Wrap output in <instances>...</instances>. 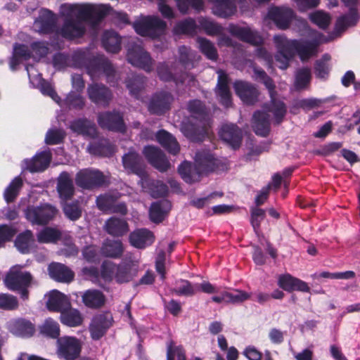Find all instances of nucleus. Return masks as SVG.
<instances>
[{
	"label": "nucleus",
	"instance_id": "1",
	"mask_svg": "<svg viewBox=\"0 0 360 360\" xmlns=\"http://www.w3.org/2000/svg\"><path fill=\"white\" fill-rule=\"evenodd\" d=\"M110 10V6L106 4H63L60 12L64 18V24L57 32L68 39L80 37L84 32L83 21L100 20Z\"/></svg>",
	"mask_w": 360,
	"mask_h": 360
},
{
	"label": "nucleus",
	"instance_id": "2",
	"mask_svg": "<svg viewBox=\"0 0 360 360\" xmlns=\"http://www.w3.org/2000/svg\"><path fill=\"white\" fill-rule=\"evenodd\" d=\"M255 80L263 82L269 91L271 96L270 103L265 105L262 111L255 112L253 115L252 127L257 135L265 136L269 132V120H274L279 123L286 112L284 103L277 100L274 96V85L272 80L266 75L265 72L260 68L252 66Z\"/></svg>",
	"mask_w": 360,
	"mask_h": 360
},
{
	"label": "nucleus",
	"instance_id": "3",
	"mask_svg": "<svg viewBox=\"0 0 360 360\" xmlns=\"http://www.w3.org/2000/svg\"><path fill=\"white\" fill-rule=\"evenodd\" d=\"M314 39L310 41L299 42L296 40L289 41L283 35H276L274 41L278 49L276 61L281 69H286L290 59L296 51L302 60H305L318 52V46L325 41L321 34L311 32Z\"/></svg>",
	"mask_w": 360,
	"mask_h": 360
},
{
	"label": "nucleus",
	"instance_id": "4",
	"mask_svg": "<svg viewBox=\"0 0 360 360\" xmlns=\"http://www.w3.org/2000/svg\"><path fill=\"white\" fill-rule=\"evenodd\" d=\"M214 156L207 150L198 152L195 155V172H191V165L189 162H185L179 167V172L184 180L189 184L198 181L200 179V174L212 170L215 165Z\"/></svg>",
	"mask_w": 360,
	"mask_h": 360
},
{
	"label": "nucleus",
	"instance_id": "5",
	"mask_svg": "<svg viewBox=\"0 0 360 360\" xmlns=\"http://www.w3.org/2000/svg\"><path fill=\"white\" fill-rule=\"evenodd\" d=\"M22 266H13L4 280L6 286L11 290L18 291L21 297L24 300L28 297L27 288L32 281V277L30 272L22 271Z\"/></svg>",
	"mask_w": 360,
	"mask_h": 360
},
{
	"label": "nucleus",
	"instance_id": "6",
	"mask_svg": "<svg viewBox=\"0 0 360 360\" xmlns=\"http://www.w3.org/2000/svg\"><path fill=\"white\" fill-rule=\"evenodd\" d=\"M82 342L73 336L65 335L56 341V354L60 359L75 360L81 353Z\"/></svg>",
	"mask_w": 360,
	"mask_h": 360
},
{
	"label": "nucleus",
	"instance_id": "7",
	"mask_svg": "<svg viewBox=\"0 0 360 360\" xmlns=\"http://www.w3.org/2000/svg\"><path fill=\"white\" fill-rule=\"evenodd\" d=\"M134 27L139 34L154 38L165 30L166 24L158 17L146 16L135 22Z\"/></svg>",
	"mask_w": 360,
	"mask_h": 360
},
{
	"label": "nucleus",
	"instance_id": "8",
	"mask_svg": "<svg viewBox=\"0 0 360 360\" xmlns=\"http://www.w3.org/2000/svg\"><path fill=\"white\" fill-rule=\"evenodd\" d=\"M57 210L49 204L28 207L25 211L26 218L32 224H44L52 219L57 214Z\"/></svg>",
	"mask_w": 360,
	"mask_h": 360
},
{
	"label": "nucleus",
	"instance_id": "9",
	"mask_svg": "<svg viewBox=\"0 0 360 360\" xmlns=\"http://www.w3.org/2000/svg\"><path fill=\"white\" fill-rule=\"evenodd\" d=\"M181 130L192 141H201L210 134L209 124L201 120L184 123Z\"/></svg>",
	"mask_w": 360,
	"mask_h": 360
},
{
	"label": "nucleus",
	"instance_id": "10",
	"mask_svg": "<svg viewBox=\"0 0 360 360\" xmlns=\"http://www.w3.org/2000/svg\"><path fill=\"white\" fill-rule=\"evenodd\" d=\"M293 18L294 14L290 8L273 7L269 10L264 22L267 23L269 20H272L279 29L285 30L289 27Z\"/></svg>",
	"mask_w": 360,
	"mask_h": 360
},
{
	"label": "nucleus",
	"instance_id": "11",
	"mask_svg": "<svg viewBox=\"0 0 360 360\" xmlns=\"http://www.w3.org/2000/svg\"><path fill=\"white\" fill-rule=\"evenodd\" d=\"M75 181L79 187L89 189L103 184L105 177L98 170L85 169L77 173Z\"/></svg>",
	"mask_w": 360,
	"mask_h": 360
},
{
	"label": "nucleus",
	"instance_id": "12",
	"mask_svg": "<svg viewBox=\"0 0 360 360\" xmlns=\"http://www.w3.org/2000/svg\"><path fill=\"white\" fill-rule=\"evenodd\" d=\"M127 60L132 65L141 68L146 71H150L152 69V59L140 45H134L129 49Z\"/></svg>",
	"mask_w": 360,
	"mask_h": 360
},
{
	"label": "nucleus",
	"instance_id": "13",
	"mask_svg": "<svg viewBox=\"0 0 360 360\" xmlns=\"http://www.w3.org/2000/svg\"><path fill=\"white\" fill-rule=\"evenodd\" d=\"M30 82L37 88L44 95L50 96L57 103H60V98L52 86L46 83L37 73V71L32 65L26 68Z\"/></svg>",
	"mask_w": 360,
	"mask_h": 360
},
{
	"label": "nucleus",
	"instance_id": "14",
	"mask_svg": "<svg viewBox=\"0 0 360 360\" xmlns=\"http://www.w3.org/2000/svg\"><path fill=\"white\" fill-rule=\"evenodd\" d=\"M117 196L110 194L101 195L96 199L98 208L103 212H118L122 214L127 213V207L124 204L115 205Z\"/></svg>",
	"mask_w": 360,
	"mask_h": 360
},
{
	"label": "nucleus",
	"instance_id": "15",
	"mask_svg": "<svg viewBox=\"0 0 360 360\" xmlns=\"http://www.w3.org/2000/svg\"><path fill=\"white\" fill-rule=\"evenodd\" d=\"M233 86L236 94L243 102L252 104L257 100L258 91L251 84L243 81H237L234 83Z\"/></svg>",
	"mask_w": 360,
	"mask_h": 360
},
{
	"label": "nucleus",
	"instance_id": "16",
	"mask_svg": "<svg viewBox=\"0 0 360 360\" xmlns=\"http://www.w3.org/2000/svg\"><path fill=\"white\" fill-rule=\"evenodd\" d=\"M143 153L148 161L160 172H165L170 164L160 150L153 146L145 147Z\"/></svg>",
	"mask_w": 360,
	"mask_h": 360
},
{
	"label": "nucleus",
	"instance_id": "17",
	"mask_svg": "<svg viewBox=\"0 0 360 360\" xmlns=\"http://www.w3.org/2000/svg\"><path fill=\"white\" fill-rule=\"evenodd\" d=\"M219 136L233 148L240 146L242 139L241 131L233 124H224L219 131Z\"/></svg>",
	"mask_w": 360,
	"mask_h": 360
},
{
	"label": "nucleus",
	"instance_id": "18",
	"mask_svg": "<svg viewBox=\"0 0 360 360\" xmlns=\"http://www.w3.org/2000/svg\"><path fill=\"white\" fill-rule=\"evenodd\" d=\"M278 285L280 288L288 292L293 290H300L302 292L309 291V287L307 283L297 278L292 277L290 274L279 276Z\"/></svg>",
	"mask_w": 360,
	"mask_h": 360
},
{
	"label": "nucleus",
	"instance_id": "19",
	"mask_svg": "<svg viewBox=\"0 0 360 360\" xmlns=\"http://www.w3.org/2000/svg\"><path fill=\"white\" fill-rule=\"evenodd\" d=\"M98 122L102 128L118 131L124 130L122 117L118 113L106 112L101 114L98 116Z\"/></svg>",
	"mask_w": 360,
	"mask_h": 360
},
{
	"label": "nucleus",
	"instance_id": "20",
	"mask_svg": "<svg viewBox=\"0 0 360 360\" xmlns=\"http://www.w3.org/2000/svg\"><path fill=\"white\" fill-rule=\"evenodd\" d=\"M46 307L50 311L62 313L70 307V302L66 295L58 290H53L48 295Z\"/></svg>",
	"mask_w": 360,
	"mask_h": 360
},
{
	"label": "nucleus",
	"instance_id": "21",
	"mask_svg": "<svg viewBox=\"0 0 360 360\" xmlns=\"http://www.w3.org/2000/svg\"><path fill=\"white\" fill-rule=\"evenodd\" d=\"M50 160L51 153L49 151H44L36 155L32 160H25L22 167L24 169H27L31 172H41L47 167Z\"/></svg>",
	"mask_w": 360,
	"mask_h": 360
},
{
	"label": "nucleus",
	"instance_id": "22",
	"mask_svg": "<svg viewBox=\"0 0 360 360\" xmlns=\"http://www.w3.org/2000/svg\"><path fill=\"white\" fill-rule=\"evenodd\" d=\"M138 261L121 264L117 266L115 279L117 283H122L131 281L138 272Z\"/></svg>",
	"mask_w": 360,
	"mask_h": 360
},
{
	"label": "nucleus",
	"instance_id": "23",
	"mask_svg": "<svg viewBox=\"0 0 360 360\" xmlns=\"http://www.w3.org/2000/svg\"><path fill=\"white\" fill-rule=\"evenodd\" d=\"M49 274L55 281L62 283L71 282L75 276L72 271L60 263H52L49 266Z\"/></svg>",
	"mask_w": 360,
	"mask_h": 360
},
{
	"label": "nucleus",
	"instance_id": "24",
	"mask_svg": "<svg viewBox=\"0 0 360 360\" xmlns=\"http://www.w3.org/2000/svg\"><path fill=\"white\" fill-rule=\"evenodd\" d=\"M56 22L55 15L50 11L44 10L41 12L39 18L35 20L34 27L40 33H49L54 30Z\"/></svg>",
	"mask_w": 360,
	"mask_h": 360
},
{
	"label": "nucleus",
	"instance_id": "25",
	"mask_svg": "<svg viewBox=\"0 0 360 360\" xmlns=\"http://www.w3.org/2000/svg\"><path fill=\"white\" fill-rule=\"evenodd\" d=\"M218 82L216 93L220 98L221 103L226 107L231 104V94L229 89V79L226 74L221 70L217 71Z\"/></svg>",
	"mask_w": 360,
	"mask_h": 360
},
{
	"label": "nucleus",
	"instance_id": "26",
	"mask_svg": "<svg viewBox=\"0 0 360 360\" xmlns=\"http://www.w3.org/2000/svg\"><path fill=\"white\" fill-rule=\"evenodd\" d=\"M173 98L169 94L160 93L153 96L150 101L148 110L155 114L163 113L168 110Z\"/></svg>",
	"mask_w": 360,
	"mask_h": 360
},
{
	"label": "nucleus",
	"instance_id": "27",
	"mask_svg": "<svg viewBox=\"0 0 360 360\" xmlns=\"http://www.w3.org/2000/svg\"><path fill=\"white\" fill-rule=\"evenodd\" d=\"M123 165L129 172L134 173L141 177L146 176V172L141 163V158L135 152L130 151L123 156Z\"/></svg>",
	"mask_w": 360,
	"mask_h": 360
},
{
	"label": "nucleus",
	"instance_id": "28",
	"mask_svg": "<svg viewBox=\"0 0 360 360\" xmlns=\"http://www.w3.org/2000/svg\"><path fill=\"white\" fill-rule=\"evenodd\" d=\"M129 241L136 248H144L153 243L154 236L147 229H139L130 234Z\"/></svg>",
	"mask_w": 360,
	"mask_h": 360
},
{
	"label": "nucleus",
	"instance_id": "29",
	"mask_svg": "<svg viewBox=\"0 0 360 360\" xmlns=\"http://www.w3.org/2000/svg\"><path fill=\"white\" fill-rule=\"evenodd\" d=\"M231 32L241 40L254 45H259L263 41L260 35L248 27L234 26L231 28Z\"/></svg>",
	"mask_w": 360,
	"mask_h": 360
},
{
	"label": "nucleus",
	"instance_id": "30",
	"mask_svg": "<svg viewBox=\"0 0 360 360\" xmlns=\"http://www.w3.org/2000/svg\"><path fill=\"white\" fill-rule=\"evenodd\" d=\"M8 327L11 333L18 336L29 337L34 332L32 323L24 319L11 320L8 323Z\"/></svg>",
	"mask_w": 360,
	"mask_h": 360
},
{
	"label": "nucleus",
	"instance_id": "31",
	"mask_svg": "<svg viewBox=\"0 0 360 360\" xmlns=\"http://www.w3.org/2000/svg\"><path fill=\"white\" fill-rule=\"evenodd\" d=\"M141 185L144 191L150 193L153 198H158L167 193V186L160 181H150L146 175L141 179Z\"/></svg>",
	"mask_w": 360,
	"mask_h": 360
},
{
	"label": "nucleus",
	"instance_id": "32",
	"mask_svg": "<svg viewBox=\"0 0 360 360\" xmlns=\"http://www.w3.org/2000/svg\"><path fill=\"white\" fill-rule=\"evenodd\" d=\"M104 229L114 236H121L128 231V224L126 221L116 217H111L105 221Z\"/></svg>",
	"mask_w": 360,
	"mask_h": 360
},
{
	"label": "nucleus",
	"instance_id": "33",
	"mask_svg": "<svg viewBox=\"0 0 360 360\" xmlns=\"http://www.w3.org/2000/svg\"><path fill=\"white\" fill-rule=\"evenodd\" d=\"M90 99L98 104L106 103L111 98V94L103 85L93 84L88 89Z\"/></svg>",
	"mask_w": 360,
	"mask_h": 360
},
{
	"label": "nucleus",
	"instance_id": "34",
	"mask_svg": "<svg viewBox=\"0 0 360 360\" xmlns=\"http://www.w3.org/2000/svg\"><path fill=\"white\" fill-rule=\"evenodd\" d=\"M57 189L60 198L63 200H68L73 195L74 187L68 173H62L58 177Z\"/></svg>",
	"mask_w": 360,
	"mask_h": 360
},
{
	"label": "nucleus",
	"instance_id": "35",
	"mask_svg": "<svg viewBox=\"0 0 360 360\" xmlns=\"http://www.w3.org/2000/svg\"><path fill=\"white\" fill-rule=\"evenodd\" d=\"M213 2V13L220 17L226 18L235 13L236 7L232 0H210Z\"/></svg>",
	"mask_w": 360,
	"mask_h": 360
},
{
	"label": "nucleus",
	"instance_id": "36",
	"mask_svg": "<svg viewBox=\"0 0 360 360\" xmlns=\"http://www.w3.org/2000/svg\"><path fill=\"white\" fill-rule=\"evenodd\" d=\"M82 297L84 304L89 308H98L105 303L103 294L97 290H86Z\"/></svg>",
	"mask_w": 360,
	"mask_h": 360
},
{
	"label": "nucleus",
	"instance_id": "37",
	"mask_svg": "<svg viewBox=\"0 0 360 360\" xmlns=\"http://www.w3.org/2000/svg\"><path fill=\"white\" fill-rule=\"evenodd\" d=\"M158 141L169 153L176 154L179 151V145L176 139L165 130L160 131L156 135Z\"/></svg>",
	"mask_w": 360,
	"mask_h": 360
},
{
	"label": "nucleus",
	"instance_id": "38",
	"mask_svg": "<svg viewBox=\"0 0 360 360\" xmlns=\"http://www.w3.org/2000/svg\"><path fill=\"white\" fill-rule=\"evenodd\" d=\"M169 209V204L166 200H162L152 204L149 211L150 220L154 223L161 222L164 219Z\"/></svg>",
	"mask_w": 360,
	"mask_h": 360
},
{
	"label": "nucleus",
	"instance_id": "39",
	"mask_svg": "<svg viewBox=\"0 0 360 360\" xmlns=\"http://www.w3.org/2000/svg\"><path fill=\"white\" fill-rule=\"evenodd\" d=\"M71 129L84 136L94 137L96 134L95 125L86 120H77L74 121L70 125Z\"/></svg>",
	"mask_w": 360,
	"mask_h": 360
},
{
	"label": "nucleus",
	"instance_id": "40",
	"mask_svg": "<svg viewBox=\"0 0 360 360\" xmlns=\"http://www.w3.org/2000/svg\"><path fill=\"white\" fill-rule=\"evenodd\" d=\"M34 243V236L28 230L19 234L15 240V246L22 253L29 252Z\"/></svg>",
	"mask_w": 360,
	"mask_h": 360
},
{
	"label": "nucleus",
	"instance_id": "41",
	"mask_svg": "<svg viewBox=\"0 0 360 360\" xmlns=\"http://www.w3.org/2000/svg\"><path fill=\"white\" fill-rule=\"evenodd\" d=\"M102 43L108 52L117 53L120 49V39L113 31H107L103 34Z\"/></svg>",
	"mask_w": 360,
	"mask_h": 360
},
{
	"label": "nucleus",
	"instance_id": "42",
	"mask_svg": "<svg viewBox=\"0 0 360 360\" xmlns=\"http://www.w3.org/2000/svg\"><path fill=\"white\" fill-rule=\"evenodd\" d=\"M60 321L63 323L68 326L75 327L82 323V317L79 311L77 309H65L60 313Z\"/></svg>",
	"mask_w": 360,
	"mask_h": 360
},
{
	"label": "nucleus",
	"instance_id": "43",
	"mask_svg": "<svg viewBox=\"0 0 360 360\" xmlns=\"http://www.w3.org/2000/svg\"><path fill=\"white\" fill-rule=\"evenodd\" d=\"M104 255L110 257H120L123 252V247L120 240H109L102 248Z\"/></svg>",
	"mask_w": 360,
	"mask_h": 360
},
{
	"label": "nucleus",
	"instance_id": "44",
	"mask_svg": "<svg viewBox=\"0 0 360 360\" xmlns=\"http://www.w3.org/2000/svg\"><path fill=\"white\" fill-rule=\"evenodd\" d=\"M198 291V288L186 280L176 281L173 292L177 295L190 297L193 296Z\"/></svg>",
	"mask_w": 360,
	"mask_h": 360
},
{
	"label": "nucleus",
	"instance_id": "45",
	"mask_svg": "<svg viewBox=\"0 0 360 360\" xmlns=\"http://www.w3.org/2000/svg\"><path fill=\"white\" fill-rule=\"evenodd\" d=\"M61 233L59 231L53 228H45L37 234V240L39 243H55L60 237Z\"/></svg>",
	"mask_w": 360,
	"mask_h": 360
},
{
	"label": "nucleus",
	"instance_id": "46",
	"mask_svg": "<svg viewBox=\"0 0 360 360\" xmlns=\"http://www.w3.org/2000/svg\"><path fill=\"white\" fill-rule=\"evenodd\" d=\"M41 333L52 338H56L60 335L58 323L51 319H46L40 327Z\"/></svg>",
	"mask_w": 360,
	"mask_h": 360
},
{
	"label": "nucleus",
	"instance_id": "47",
	"mask_svg": "<svg viewBox=\"0 0 360 360\" xmlns=\"http://www.w3.org/2000/svg\"><path fill=\"white\" fill-rule=\"evenodd\" d=\"M22 184V180L18 177L15 178L11 181L4 192V198L6 202H11L16 198Z\"/></svg>",
	"mask_w": 360,
	"mask_h": 360
},
{
	"label": "nucleus",
	"instance_id": "48",
	"mask_svg": "<svg viewBox=\"0 0 360 360\" xmlns=\"http://www.w3.org/2000/svg\"><path fill=\"white\" fill-rule=\"evenodd\" d=\"M311 79V72L309 69L303 68L297 71L295 77V86L297 89H304Z\"/></svg>",
	"mask_w": 360,
	"mask_h": 360
},
{
	"label": "nucleus",
	"instance_id": "49",
	"mask_svg": "<svg viewBox=\"0 0 360 360\" xmlns=\"http://www.w3.org/2000/svg\"><path fill=\"white\" fill-rule=\"evenodd\" d=\"M88 150L90 153L94 155L108 156L113 153L114 149L113 147L109 144L106 140H103L98 147L93 144L89 145L88 147Z\"/></svg>",
	"mask_w": 360,
	"mask_h": 360
},
{
	"label": "nucleus",
	"instance_id": "50",
	"mask_svg": "<svg viewBox=\"0 0 360 360\" xmlns=\"http://www.w3.org/2000/svg\"><path fill=\"white\" fill-rule=\"evenodd\" d=\"M330 60L329 55H324L322 58L316 63L315 74L319 78H325L329 72L330 66L328 62Z\"/></svg>",
	"mask_w": 360,
	"mask_h": 360
},
{
	"label": "nucleus",
	"instance_id": "51",
	"mask_svg": "<svg viewBox=\"0 0 360 360\" xmlns=\"http://www.w3.org/2000/svg\"><path fill=\"white\" fill-rule=\"evenodd\" d=\"M199 49L210 59L214 60L217 58V51L213 44L208 40L199 38L198 39Z\"/></svg>",
	"mask_w": 360,
	"mask_h": 360
},
{
	"label": "nucleus",
	"instance_id": "52",
	"mask_svg": "<svg viewBox=\"0 0 360 360\" xmlns=\"http://www.w3.org/2000/svg\"><path fill=\"white\" fill-rule=\"evenodd\" d=\"M311 20L321 28H326L330 22V17L325 12L318 11L310 15Z\"/></svg>",
	"mask_w": 360,
	"mask_h": 360
},
{
	"label": "nucleus",
	"instance_id": "53",
	"mask_svg": "<svg viewBox=\"0 0 360 360\" xmlns=\"http://www.w3.org/2000/svg\"><path fill=\"white\" fill-rule=\"evenodd\" d=\"M225 296L228 298L229 303L237 304L249 300L250 294L245 291L235 290L233 292H226Z\"/></svg>",
	"mask_w": 360,
	"mask_h": 360
},
{
	"label": "nucleus",
	"instance_id": "54",
	"mask_svg": "<svg viewBox=\"0 0 360 360\" xmlns=\"http://www.w3.org/2000/svg\"><path fill=\"white\" fill-rule=\"evenodd\" d=\"M195 27V21L193 19H187L179 22L174 30L176 34H188L194 31Z\"/></svg>",
	"mask_w": 360,
	"mask_h": 360
},
{
	"label": "nucleus",
	"instance_id": "55",
	"mask_svg": "<svg viewBox=\"0 0 360 360\" xmlns=\"http://www.w3.org/2000/svg\"><path fill=\"white\" fill-rule=\"evenodd\" d=\"M63 211L65 216L72 221L78 219L82 214L81 208L77 203L65 204L63 206Z\"/></svg>",
	"mask_w": 360,
	"mask_h": 360
},
{
	"label": "nucleus",
	"instance_id": "56",
	"mask_svg": "<svg viewBox=\"0 0 360 360\" xmlns=\"http://www.w3.org/2000/svg\"><path fill=\"white\" fill-rule=\"evenodd\" d=\"M265 211L259 208H252L251 211V224L255 233L259 234V228L261 221L264 219Z\"/></svg>",
	"mask_w": 360,
	"mask_h": 360
},
{
	"label": "nucleus",
	"instance_id": "57",
	"mask_svg": "<svg viewBox=\"0 0 360 360\" xmlns=\"http://www.w3.org/2000/svg\"><path fill=\"white\" fill-rule=\"evenodd\" d=\"M117 266L111 262H104L102 265L101 276L105 281H110L115 278Z\"/></svg>",
	"mask_w": 360,
	"mask_h": 360
},
{
	"label": "nucleus",
	"instance_id": "58",
	"mask_svg": "<svg viewBox=\"0 0 360 360\" xmlns=\"http://www.w3.org/2000/svg\"><path fill=\"white\" fill-rule=\"evenodd\" d=\"M18 307L16 297L7 294L0 295V308L7 310H13Z\"/></svg>",
	"mask_w": 360,
	"mask_h": 360
},
{
	"label": "nucleus",
	"instance_id": "59",
	"mask_svg": "<svg viewBox=\"0 0 360 360\" xmlns=\"http://www.w3.org/2000/svg\"><path fill=\"white\" fill-rule=\"evenodd\" d=\"M65 137V133L60 129H51L46 136L45 141L47 144H58Z\"/></svg>",
	"mask_w": 360,
	"mask_h": 360
},
{
	"label": "nucleus",
	"instance_id": "60",
	"mask_svg": "<svg viewBox=\"0 0 360 360\" xmlns=\"http://www.w3.org/2000/svg\"><path fill=\"white\" fill-rule=\"evenodd\" d=\"M30 53L25 45H15L14 46V56L12 63H18L20 59L27 60L30 58Z\"/></svg>",
	"mask_w": 360,
	"mask_h": 360
},
{
	"label": "nucleus",
	"instance_id": "61",
	"mask_svg": "<svg viewBox=\"0 0 360 360\" xmlns=\"http://www.w3.org/2000/svg\"><path fill=\"white\" fill-rule=\"evenodd\" d=\"M130 94L134 96H137L138 94L143 88V82L140 77H136L131 81H129L127 84Z\"/></svg>",
	"mask_w": 360,
	"mask_h": 360
},
{
	"label": "nucleus",
	"instance_id": "62",
	"mask_svg": "<svg viewBox=\"0 0 360 360\" xmlns=\"http://www.w3.org/2000/svg\"><path fill=\"white\" fill-rule=\"evenodd\" d=\"M167 360H186L185 352L180 347H176L174 349L169 347L167 350ZM194 360H200L198 358Z\"/></svg>",
	"mask_w": 360,
	"mask_h": 360
},
{
	"label": "nucleus",
	"instance_id": "63",
	"mask_svg": "<svg viewBox=\"0 0 360 360\" xmlns=\"http://www.w3.org/2000/svg\"><path fill=\"white\" fill-rule=\"evenodd\" d=\"M16 230L7 225L0 226V245L10 240L15 234Z\"/></svg>",
	"mask_w": 360,
	"mask_h": 360
},
{
	"label": "nucleus",
	"instance_id": "64",
	"mask_svg": "<svg viewBox=\"0 0 360 360\" xmlns=\"http://www.w3.org/2000/svg\"><path fill=\"white\" fill-rule=\"evenodd\" d=\"M112 316L109 313L99 314L95 316L92 321V323L100 325L101 327L107 330L112 323Z\"/></svg>",
	"mask_w": 360,
	"mask_h": 360
}]
</instances>
